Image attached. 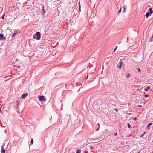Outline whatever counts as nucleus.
Wrapping results in <instances>:
<instances>
[{
	"mask_svg": "<svg viewBox=\"0 0 153 153\" xmlns=\"http://www.w3.org/2000/svg\"><path fill=\"white\" fill-rule=\"evenodd\" d=\"M39 99L40 101H45L46 100V98L43 96H39Z\"/></svg>",
	"mask_w": 153,
	"mask_h": 153,
	"instance_id": "f03ea898",
	"label": "nucleus"
},
{
	"mask_svg": "<svg viewBox=\"0 0 153 153\" xmlns=\"http://www.w3.org/2000/svg\"><path fill=\"white\" fill-rule=\"evenodd\" d=\"M138 71L139 72H140L141 71H140V68H138Z\"/></svg>",
	"mask_w": 153,
	"mask_h": 153,
	"instance_id": "412c9836",
	"label": "nucleus"
},
{
	"mask_svg": "<svg viewBox=\"0 0 153 153\" xmlns=\"http://www.w3.org/2000/svg\"><path fill=\"white\" fill-rule=\"evenodd\" d=\"M31 144H33V139H31Z\"/></svg>",
	"mask_w": 153,
	"mask_h": 153,
	"instance_id": "ddd939ff",
	"label": "nucleus"
},
{
	"mask_svg": "<svg viewBox=\"0 0 153 153\" xmlns=\"http://www.w3.org/2000/svg\"><path fill=\"white\" fill-rule=\"evenodd\" d=\"M16 34V33H14L13 34L12 37H14L15 36V35Z\"/></svg>",
	"mask_w": 153,
	"mask_h": 153,
	"instance_id": "dca6fc26",
	"label": "nucleus"
},
{
	"mask_svg": "<svg viewBox=\"0 0 153 153\" xmlns=\"http://www.w3.org/2000/svg\"><path fill=\"white\" fill-rule=\"evenodd\" d=\"M4 146L2 145L1 146V148L2 149V150L1 151V153H5V150L3 148Z\"/></svg>",
	"mask_w": 153,
	"mask_h": 153,
	"instance_id": "39448f33",
	"label": "nucleus"
},
{
	"mask_svg": "<svg viewBox=\"0 0 153 153\" xmlns=\"http://www.w3.org/2000/svg\"><path fill=\"white\" fill-rule=\"evenodd\" d=\"M90 148H91V149H93V148L92 147L90 146Z\"/></svg>",
	"mask_w": 153,
	"mask_h": 153,
	"instance_id": "cd10ccee",
	"label": "nucleus"
},
{
	"mask_svg": "<svg viewBox=\"0 0 153 153\" xmlns=\"http://www.w3.org/2000/svg\"><path fill=\"white\" fill-rule=\"evenodd\" d=\"M80 85H82V84L79 83H77L76 85V86H79Z\"/></svg>",
	"mask_w": 153,
	"mask_h": 153,
	"instance_id": "9b49d317",
	"label": "nucleus"
},
{
	"mask_svg": "<svg viewBox=\"0 0 153 153\" xmlns=\"http://www.w3.org/2000/svg\"><path fill=\"white\" fill-rule=\"evenodd\" d=\"M136 119H137V118L136 117H135L134 119V120H136Z\"/></svg>",
	"mask_w": 153,
	"mask_h": 153,
	"instance_id": "c85d7f7f",
	"label": "nucleus"
},
{
	"mask_svg": "<svg viewBox=\"0 0 153 153\" xmlns=\"http://www.w3.org/2000/svg\"><path fill=\"white\" fill-rule=\"evenodd\" d=\"M88 75L87 74V77H86V79H88Z\"/></svg>",
	"mask_w": 153,
	"mask_h": 153,
	"instance_id": "4be33fe9",
	"label": "nucleus"
},
{
	"mask_svg": "<svg viewBox=\"0 0 153 153\" xmlns=\"http://www.w3.org/2000/svg\"><path fill=\"white\" fill-rule=\"evenodd\" d=\"M147 88L148 89H150V87L149 86H148L147 87Z\"/></svg>",
	"mask_w": 153,
	"mask_h": 153,
	"instance_id": "5701e85b",
	"label": "nucleus"
},
{
	"mask_svg": "<svg viewBox=\"0 0 153 153\" xmlns=\"http://www.w3.org/2000/svg\"><path fill=\"white\" fill-rule=\"evenodd\" d=\"M79 8H80V5H79Z\"/></svg>",
	"mask_w": 153,
	"mask_h": 153,
	"instance_id": "473e14b6",
	"label": "nucleus"
},
{
	"mask_svg": "<svg viewBox=\"0 0 153 153\" xmlns=\"http://www.w3.org/2000/svg\"><path fill=\"white\" fill-rule=\"evenodd\" d=\"M123 63L122 61H120L117 64V67L119 68L120 69L121 68Z\"/></svg>",
	"mask_w": 153,
	"mask_h": 153,
	"instance_id": "7ed1b4c3",
	"label": "nucleus"
},
{
	"mask_svg": "<svg viewBox=\"0 0 153 153\" xmlns=\"http://www.w3.org/2000/svg\"><path fill=\"white\" fill-rule=\"evenodd\" d=\"M98 126H99V127H100V125L99 124H98Z\"/></svg>",
	"mask_w": 153,
	"mask_h": 153,
	"instance_id": "2f4dec72",
	"label": "nucleus"
},
{
	"mask_svg": "<svg viewBox=\"0 0 153 153\" xmlns=\"http://www.w3.org/2000/svg\"><path fill=\"white\" fill-rule=\"evenodd\" d=\"M152 123H149V124H148V126H147V128L149 130V126H150V125H152Z\"/></svg>",
	"mask_w": 153,
	"mask_h": 153,
	"instance_id": "f8f14e48",
	"label": "nucleus"
},
{
	"mask_svg": "<svg viewBox=\"0 0 153 153\" xmlns=\"http://www.w3.org/2000/svg\"><path fill=\"white\" fill-rule=\"evenodd\" d=\"M145 97H148V95H145Z\"/></svg>",
	"mask_w": 153,
	"mask_h": 153,
	"instance_id": "b1692460",
	"label": "nucleus"
},
{
	"mask_svg": "<svg viewBox=\"0 0 153 153\" xmlns=\"http://www.w3.org/2000/svg\"><path fill=\"white\" fill-rule=\"evenodd\" d=\"M126 76L127 78H128L130 76V74L129 73H128L126 75Z\"/></svg>",
	"mask_w": 153,
	"mask_h": 153,
	"instance_id": "6e6552de",
	"label": "nucleus"
},
{
	"mask_svg": "<svg viewBox=\"0 0 153 153\" xmlns=\"http://www.w3.org/2000/svg\"><path fill=\"white\" fill-rule=\"evenodd\" d=\"M36 36H33V38L37 40H39L40 39V34L39 32H37L36 33Z\"/></svg>",
	"mask_w": 153,
	"mask_h": 153,
	"instance_id": "f257e3e1",
	"label": "nucleus"
},
{
	"mask_svg": "<svg viewBox=\"0 0 153 153\" xmlns=\"http://www.w3.org/2000/svg\"><path fill=\"white\" fill-rule=\"evenodd\" d=\"M81 152V150L80 149H77L76 151V153H80Z\"/></svg>",
	"mask_w": 153,
	"mask_h": 153,
	"instance_id": "9d476101",
	"label": "nucleus"
},
{
	"mask_svg": "<svg viewBox=\"0 0 153 153\" xmlns=\"http://www.w3.org/2000/svg\"><path fill=\"white\" fill-rule=\"evenodd\" d=\"M117 133H115V134L114 135L115 136H116L117 135Z\"/></svg>",
	"mask_w": 153,
	"mask_h": 153,
	"instance_id": "c756f323",
	"label": "nucleus"
},
{
	"mask_svg": "<svg viewBox=\"0 0 153 153\" xmlns=\"http://www.w3.org/2000/svg\"><path fill=\"white\" fill-rule=\"evenodd\" d=\"M145 132H144L142 135L141 136V137H142L143 136L144 134H145Z\"/></svg>",
	"mask_w": 153,
	"mask_h": 153,
	"instance_id": "6ab92c4d",
	"label": "nucleus"
},
{
	"mask_svg": "<svg viewBox=\"0 0 153 153\" xmlns=\"http://www.w3.org/2000/svg\"><path fill=\"white\" fill-rule=\"evenodd\" d=\"M114 110H115L116 111H117V109H115Z\"/></svg>",
	"mask_w": 153,
	"mask_h": 153,
	"instance_id": "bb28decb",
	"label": "nucleus"
},
{
	"mask_svg": "<svg viewBox=\"0 0 153 153\" xmlns=\"http://www.w3.org/2000/svg\"><path fill=\"white\" fill-rule=\"evenodd\" d=\"M121 11V8H120V9H119V10L118 11V13H119Z\"/></svg>",
	"mask_w": 153,
	"mask_h": 153,
	"instance_id": "a211bd4d",
	"label": "nucleus"
},
{
	"mask_svg": "<svg viewBox=\"0 0 153 153\" xmlns=\"http://www.w3.org/2000/svg\"><path fill=\"white\" fill-rule=\"evenodd\" d=\"M5 16V14H4L3 15V16L2 17V19H4V16Z\"/></svg>",
	"mask_w": 153,
	"mask_h": 153,
	"instance_id": "2eb2a0df",
	"label": "nucleus"
},
{
	"mask_svg": "<svg viewBox=\"0 0 153 153\" xmlns=\"http://www.w3.org/2000/svg\"><path fill=\"white\" fill-rule=\"evenodd\" d=\"M18 60V59H16V60L15 61H17Z\"/></svg>",
	"mask_w": 153,
	"mask_h": 153,
	"instance_id": "7c9ffc66",
	"label": "nucleus"
},
{
	"mask_svg": "<svg viewBox=\"0 0 153 153\" xmlns=\"http://www.w3.org/2000/svg\"><path fill=\"white\" fill-rule=\"evenodd\" d=\"M149 12H147L146 13V18H148L149 17Z\"/></svg>",
	"mask_w": 153,
	"mask_h": 153,
	"instance_id": "1a4fd4ad",
	"label": "nucleus"
},
{
	"mask_svg": "<svg viewBox=\"0 0 153 153\" xmlns=\"http://www.w3.org/2000/svg\"><path fill=\"white\" fill-rule=\"evenodd\" d=\"M126 8V5H124L123 6V8L124 9V10L123 12H125V9Z\"/></svg>",
	"mask_w": 153,
	"mask_h": 153,
	"instance_id": "4468645a",
	"label": "nucleus"
},
{
	"mask_svg": "<svg viewBox=\"0 0 153 153\" xmlns=\"http://www.w3.org/2000/svg\"><path fill=\"white\" fill-rule=\"evenodd\" d=\"M149 12L150 14H152L153 13V11L152 10V8H149Z\"/></svg>",
	"mask_w": 153,
	"mask_h": 153,
	"instance_id": "0eeeda50",
	"label": "nucleus"
},
{
	"mask_svg": "<svg viewBox=\"0 0 153 153\" xmlns=\"http://www.w3.org/2000/svg\"><path fill=\"white\" fill-rule=\"evenodd\" d=\"M84 152H85V153H88L87 151H84Z\"/></svg>",
	"mask_w": 153,
	"mask_h": 153,
	"instance_id": "393cba45",
	"label": "nucleus"
},
{
	"mask_svg": "<svg viewBox=\"0 0 153 153\" xmlns=\"http://www.w3.org/2000/svg\"><path fill=\"white\" fill-rule=\"evenodd\" d=\"M141 106H142L141 105H140V107H141Z\"/></svg>",
	"mask_w": 153,
	"mask_h": 153,
	"instance_id": "72a5a7b5",
	"label": "nucleus"
},
{
	"mask_svg": "<svg viewBox=\"0 0 153 153\" xmlns=\"http://www.w3.org/2000/svg\"><path fill=\"white\" fill-rule=\"evenodd\" d=\"M28 95V94H23L22 95L21 97H22V98H24V99H25V97H27V96Z\"/></svg>",
	"mask_w": 153,
	"mask_h": 153,
	"instance_id": "423d86ee",
	"label": "nucleus"
},
{
	"mask_svg": "<svg viewBox=\"0 0 153 153\" xmlns=\"http://www.w3.org/2000/svg\"><path fill=\"white\" fill-rule=\"evenodd\" d=\"M6 38L3 35L0 34V40H2L3 39H5Z\"/></svg>",
	"mask_w": 153,
	"mask_h": 153,
	"instance_id": "20e7f679",
	"label": "nucleus"
},
{
	"mask_svg": "<svg viewBox=\"0 0 153 153\" xmlns=\"http://www.w3.org/2000/svg\"><path fill=\"white\" fill-rule=\"evenodd\" d=\"M117 46L116 47V48H115V49H114V52H115V51H116V49H117Z\"/></svg>",
	"mask_w": 153,
	"mask_h": 153,
	"instance_id": "aec40b11",
	"label": "nucleus"
},
{
	"mask_svg": "<svg viewBox=\"0 0 153 153\" xmlns=\"http://www.w3.org/2000/svg\"><path fill=\"white\" fill-rule=\"evenodd\" d=\"M128 128H130L131 127V126H130V125H129L128 123Z\"/></svg>",
	"mask_w": 153,
	"mask_h": 153,
	"instance_id": "f3484780",
	"label": "nucleus"
},
{
	"mask_svg": "<svg viewBox=\"0 0 153 153\" xmlns=\"http://www.w3.org/2000/svg\"><path fill=\"white\" fill-rule=\"evenodd\" d=\"M145 91H147L148 90L146 89V88H145Z\"/></svg>",
	"mask_w": 153,
	"mask_h": 153,
	"instance_id": "a878e982",
	"label": "nucleus"
}]
</instances>
